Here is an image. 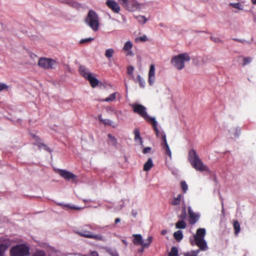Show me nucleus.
<instances>
[{"label": "nucleus", "instance_id": "603ef678", "mask_svg": "<svg viewBox=\"0 0 256 256\" xmlns=\"http://www.w3.org/2000/svg\"><path fill=\"white\" fill-rule=\"evenodd\" d=\"M138 213V211L136 210H132V215L134 218H136V216Z\"/></svg>", "mask_w": 256, "mask_h": 256}, {"label": "nucleus", "instance_id": "864d4df0", "mask_svg": "<svg viewBox=\"0 0 256 256\" xmlns=\"http://www.w3.org/2000/svg\"><path fill=\"white\" fill-rule=\"evenodd\" d=\"M233 40L236 41V42H242V43H244V42H246L245 40H240V39H238V38H234Z\"/></svg>", "mask_w": 256, "mask_h": 256}, {"label": "nucleus", "instance_id": "20e7f679", "mask_svg": "<svg viewBox=\"0 0 256 256\" xmlns=\"http://www.w3.org/2000/svg\"><path fill=\"white\" fill-rule=\"evenodd\" d=\"M86 23L94 31H97L99 28L98 16L93 10H90L85 19Z\"/></svg>", "mask_w": 256, "mask_h": 256}, {"label": "nucleus", "instance_id": "bb28decb", "mask_svg": "<svg viewBox=\"0 0 256 256\" xmlns=\"http://www.w3.org/2000/svg\"><path fill=\"white\" fill-rule=\"evenodd\" d=\"M182 199V195L180 194H178L176 198H174V200L171 202V204L174 206L178 204Z\"/></svg>", "mask_w": 256, "mask_h": 256}, {"label": "nucleus", "instance_id": "0e129e2a", "mask_svg": "<svg viewBox=\"0 0 256 256\" xmlns=\"http://www.w3.org/2000/svg\"><path fill=\"white\" fill-rule=\"evenodd\" d=\"M144 248L142 247V248L138 249V252H143V251H144Z\"/></svg>", "mask_w": 256, "mask_h": 256}, {"label": "nucleus", "instance_id": "a18cd8bd", "mask_svg": "<svg viewBox=\"0 0 256 256\" xmlns=\"http://www.w3.org/2000/svg\"><path fill=\"white\" fill-rule=\"evenodd\" d=\"M102 122L105 124L111 126L113 122L109 119H104Z\"/></svg>", "mask_w": 256, "mask_h": 256}, {"label": "nucleus", "instance_id": "f03ea898", "mask_svg": "<svg viewBox=\"0 0 256 256\" xmlns=\"http://www.w3.org/2000/svg\"><path fill=\"white\" fill-rule=\"evenodd\" d=\"M206 234L205 228H200L197 230L196 234L194 236L196 245L202 251H206L208 249L207 243L204 240Z\"/></svg>", "mask_w": 256, "mask_h": 256}, {"label": "nucleus", "instance_id": "4c0bfd02", "mask_svg": "<svg viewBox=\"0 0 256 256\" xmlns=\"http://www.w3.org/2000/svg\"><path fill=\"white\" fill-rule=\"evenodd\" d=\"M164 148L165 150V153L167 154L170 158L172 157V152L170 148L168 145H166V146H164Z\"/></svg>", "mask_w": 256, "mask_h": 256}, {"label": "nucleus", "instance_id": "ddd939ff", "mask_svg": "<svg viewBox=\"0 0 256 256\" xmlns=\"http://www.w3.org/2000/svg\"><path fill=\"white\" fill-rule=\"evenodd\" d=\"M188 212L190 216L189 222L190 224H194L196 223L199 218L200 216L198 214H195L192 210L190 207H188Z\"/></svg>", "mask_w": 256, "mask_h": 256}, {"label": "nucleus", "instance_id": "72a5a7b5", "mask_svg": "<svg viewBox=\"0 0 256 256\" xmlns=\"http://www.w3.org/2000/svg\"><path fill=\"white\" fill-rule=\"evenodd\" d=\"M137 78L139 82L140 86L144 88L145 86V82L144 80L140 75L138 76Z\"/></svg>", "mask_w": 256, "mask_h": 256}, {"label": "nucleus", "instance_id": "2eb2a0df", "mask_svg": "<svg viewBox=\"0 0 256 256\" xmlns=\"http://www.w3.org/2000/svg\"><path fill=\"white\" fill-rule=\"evenodd\" d=\"M79 72L80 74L83 76L86 80L89 77L92 73L90 70L84 66L80 65L79 67Z\"/></svg>", "mask_w": 256, "mask_h": 256}, {"label": "nucleus", "instance_id": "bf43d9fd", "mask_svg": "<svg viewBox=\"0 0 256 256\" xmlns=\"http://www.w3.org/2000/svg\"><path fill=\"white\" fill-rule=\"evenodd\" d=\"M98 120H100V122H103V120H104V119H103V118H102V115H101V114H100V116H98Z\"/></svg>", "mask_w": 256, "mask_h": 256}, {"label": "nucleus", "instance_id": "79ce46f5", "mask_svg": "<svg viewBox=\"0 0 256 256\" xmlns=\"http://www.w3.org/2000/svg\"><path fill=\"white\" fill-rule=\"evenodd\" d=\"M244 64L243 65H246L250 64L252 62V58L250 57H246L243 59Z\"/></svg>", "mask_w": 256, "mask_h": 256}, {"label": "nucleus", "instance_id": "7c9ffc66", "mask_svg": "<svg viewBox=\"0 0 256 256\" xmlns=\"http://www.w3.org/2000/svg\"><path fill=\"white\" fill-rule=\"evenodd\" d=\"M168 256H178V250L176 247L173 246Z\"/></svg>", "mask_w": 256, "mask_h": 256}, {"label": "nucleus", "instance_id": "1a4fd4ad", "mask_svg": "<svg viewBox=\"0 0 256 256\" xmlns=\"http://www.w3.org/2000/svg\"><path fill=\"white\" fill-rule=\"evenodd\" d=\"M124 6L128 11L134 12L141 8L142 4L138 3L136 0H118Z\"/></svg>", "mask_w": 256, "mask_h": 256}, {"label": "nucleus", "instance_id": "6ab92c4d", "mask_svg": "<svg viewBox=\"0 0 256 256\" xmlns=\"http://www.w3.org/2000/svg\"><path fill=\"white\" fill-rule=\"evenodd\" d=\"M10 246V242H6L0 244V256H4V252Z\"/></svg>", "mask_w": 256, "mask_h": 256}, {"label": "nucleus", "instance_id": "6e6552de", "mask_svg": "<svg viewBox=\"0 0 256 256\" xmlns=\"http://www.w3.org/2000/svg\"><path fill=\"white\" fill-rule=\"evenodd\" d=\"M38 65L44 69H52L56 67L57 63L52 58H41L38 60Z\"/></svg>", "mask_w": 256, "mask_h": 256}, {"label": "nucleus", "instance_id": "4be33fe9", "mask_svg": "<svg viewBox=\"0 0 256 256\" xmlns=\"http://www.w3.org/2000/svg\"><path fill=\"white\" fill-rule=\"evenodd\" d=\"M108 142L111 145L116 146L117 144V140L116 138L110 134H108Z\"/></svg>", "mask_w": 256, "mask_h": 256}, {"label": "nucleus", "instance_id": "cd10ccee", "mask_svg": "<svg viewBox=\"0 0 256 256\" xmlns=\"http://www.w3.org/2000/svg\"><path fill=\"white\" fill-rule=\"evenodd\" d=\"M234 233L237 235L240 230V224L238 221H235L234 223Z\"/></svg>", "mask_w": 256, "mask_h": 256}, {"label": "nucleus", "instance_id": "e433bc0d", "mask_svg": "<svg viewBox=\"0 0 256 256\" xmlns=\"http://www.w3.org/2000/svg\"><path fill=\"white\" fill-rule=\"evenodd\" d=\"M94 38H86L82 39L80 40V44H84V43L90 42H91L94 40Z\"/></svg>", "mask_w": 256, "mask_h": 256}, {"label": "nucleus", "instance_id": "37998d69", "mask_svg": "<svg viewBox=\"0 0 256 256\" xmlns=\"http://www.w3.org/2000/svg\"><path fill=\"white\" fill-rule=\"evenodd\" d=\"M134 70V68L132 66H129L127 68L128 74L134 76L132 73Z\"/></svg>", "mask_w": 256, "mask_h": 256}, {"label": "nucleus", "instance_id": "338daca9", "mask_svg": "<svg viewBox=\"0 0 256 256\" xmlns=\"http://www.w3.org/2000/svg\"><path fill=\"white\" fill-rule=\"evenodd\" d=\"M114 113L116 116H118V114H120L121 112L116 111Z\"/></svg>", "mask_w": 256, "mask_h": 256}, {"label": "nucleus", "instance_id": "aec40b11", "mask_svg": "<svg viewBox=\"0 0 256 256\" xmlns=\"http://www.w3.org/2000/svg\"><path fill=\"white\" fill-rule=\"evenodd\" d=\"M134 140L136 142H139L140 145L142 146V140L140 136V132L137 128H135L134 131Z\"/></svg>", "mask_w": 256, "mask_h": 256}, {"label": "nucleus", "instance_id": "f704fd0d", "mask_svg": "<svg viewBox=\"0 0 256 256\" xmlns=\"http://www.w3.org/2000/svg\"><path fill=\"white\" fill-rule=\"evenodd\" d=\"M200 250H196L192 251L190 253L186 254L184 255V256H197L199 252H200Z\"/></svg>", "mask_w": 256, "mask_h": 256}, {"label": "nucleus", "instance_id": "09e8293b", "mask_svg": "<svg viewBox=\"0 0 256 256\" xmlns=\"http://www.w3.org/2000/svg\"><path fill=\"white\" fill-rule=\"evenodd\" d=\"M151 148L150 147H146V148H144L143 150V153L144 154H146L147 153H148L150 152L151 150Z\"/></svg>", "mask_w": 256, "mask_h": 256}, {"label": "nucleus", "instance_id": "49530a36", "mask_svg": "<svg viewBox=\"0 0 256 256\" xmlns=\"http://www.w3.org/2000/svg\"><path fill=\"white\" fill-rule=\"evenodd\" d=\"M212 58L210 56H206L204 59H203V61L205 62H210L212 60Z\"/></svg>", "mask_w": 256, "mask_h": 256}, {"label": "nucleus", "instance_id": "0eeeda50", "mask_svg": "<svg viewBox=\"0 0 256 256\" xmlns=\"http://www.w3.org/2000/svg\"><path fill=\"white\" fill-rule=\"evenodd\" d=\"M76 233L81 236L94 239L96 240L105 242L106 240V238L103 235L101 234H96L84 229L82 230L81 231L76 232Z\"/></svg>", "mask_w": 256, "mask_h": 256}, {"label": "nucleus", "instance_id": "b1692460", "mask_svg": "<svg viewBox=\"0 0 256 256\" xmlns=\"http://www.w3.org/2000/svg\"><path fill=\"white\" fill-rule=\"evenodd\" d=\"M114 53V50L112 48H110L106 50L104 54L106 58L110 59L112 57Z\"/></svg>", "mask_w": 256, "mask_h": 256}, {"label": "nucleus", "instance_id": "a211bd4d", "mask_svg": "<svg viewBox=\"0 0 256 256\" xmlns=\"http://www.w3.org/2000/svg\"><path fill=\"white\" fill-rule=\"evenodd\" d=\"M86 80H88L90 86L92 88L96 87L98 85L99 82L98 80L96 78L93 76L92 74L89 77H88Z\"/></svg>", "mask_w": 256, "mask_h": 256}, {"label": "nucleus", "instance_id": "4d7b16f0", "mask_svg": "<svg viewBox=\"0 0 256 256\" xmlns=\"http://www.w3.org/2000/svg\"><path fill=\"white\" fill-rule=\"evenodd\" d=\"M106 110H107L108 112H109V111L114 112V109L112 107H108V108H107Z\"/></svg>", "mask_w": 256, "mask_h": 256}, {"label": "nucleus", "instance_id": "de8ad7c7", "mask_svg": "<svg viewBox=\"0 0 256 256\" xmlns=\"http://www.w3.org/2000/svg\"><path fill=\"white\" fill-rule=\"evenodd\" d=\"M210 39L212 40L213 42H222V40L218 38L210 36Z\"/></svg>", "mask_w": 256, "mask_h": 256}, {"label": "nucleus", "instance_id": "69168bd1", "mask_svg": "<svg viewBox=\"0 0 256 256\" xmlns=\"http://www.w3.org/2000/svg\"><path fill=\"white\" fill-rule=\"evenodd\" d=\"M122 242L126 246L128 244V242L126 240H122Z\"/></svg>", "mask_w": 256, "mask_h": 256}, {"label": "nucleus", "instance_id": "f257e3e1", "mask_svg": "<svg viewBox=\"0 0 256 256\" xmlns=\"http://www.w3.org/2000/svg\"><path fill=\"white\" fill-rule=\"evenodd\" d=\"M188 158L192 166L196 170L209 171V168L202 162L194 150L189 152Z\"/></svg>", "mask_w": 256, "mask_h": 256}, {"label": "nucleus", "instance_id": "c756f323", "mask_svg": "<svg viewBox=\"0 0 256 256\" xmlns=\"http://www.w3.org/2000/svg\"><path fill=\"white\" fill-rule=\"evenodd\" d=\"M132 44L130 41H127L124 44L123 49L126 51H129L131 50Z\"/></svg>", "mask_w": 256, "mask_h": 256}, {"label": "nucleus", "instance_id": "7ed1b4c3", "mask_svg": "<svg viewBox=\"0 0 256 256\" xmlns=\"http://www.w3.org/2000/svg\"><path fill=\"white\" fill-rule=\"evenodd\" d=\"M190 60V57L188 54L182 53L172 58L171 62L176 69L181 70L184 68L185 62H189Z\"/></svg>", "mask_w": 256, "mask_h": 256}, {"label": "nucleus", "instance_id": "423d86ee", "mask_svg": "<svg viewBox=\"0 0 256 256\" xmlns=\"http://www.w3.org/2000/svg\"><path fill=\"white\" fill-rule=\"evenodd\" d=\"M131 106L132 107L133 109V111L138 114L140 116H142L145 120H146L148 122H150L152 119L154 117H150L146 110V108L140 104H134L131 105Z\"/></svg>", "mask_w": 256, "mask_h": 256}, {"label": "nucleus", "instance_id": "680f3d73", "mask_svg": "<svg viewBox=\"0 0 256 256\" xmlns=\"http://www.w3.org/2000/svg\"><path fill=\"white\" fill-rule=\"evenodd\" d=\"M120 222V218H116L115 220V224H117Z\"/></svg>", "mask_w": 256, "mask_h": 256}, {"label": "nucleus", "instance_id": "39448f33", "mask_svg": "<svg viewBox=\"0 0 256 256\" xmlns=\"http://www.w3.org/2000/svg\"><path fill=\"white\" fill-rule=\"evenodd\" d=\"M11 256H26L30 254V248L25 244H19L12 248Z\"/></svg>", "mask_w": 256, "mask_h": 256}, {"label": "nucleus", "instance_id": "5701e85b", "mask_svg": "<svg viewBox=\"0 0 256 256\" xmlns=\"http://www.w3.org/2000/svg\"><path fill=\"white\" fill-rule=\"evenodd\" d=\"M174 238L178 241H180L183 238L182 232L178 230L174 233Z\"/></svg>", "mask_w": 256, "mask_h": 256}, {"label": "nucleus", "instance_id": "c9c22d12", "mask_svg": "<svg viewBox=\"0 0 256 256\" xmlns=\"http://www.w3.org/2000/svg\"><path fill=\"white\" fill-rule=\"evenodd\" d=\"M148 40V38L146 35H144L142 36L137 38L135 39V41L137 42H146Z\"/></svg>", "mask_w": 256, "mask_h": 256}, {"label": "nucleus", "instance_id": "052dcab7", "mask_svg": "<svg viewBox=\"0 0 256 256\" xmlns=\"http://www.w3.org/2000/svg\"><path fill=\"white\" fill-rule=\"evenodd\" d=\"M128 52V55L134 56V54L133 52L131 50Z\"/></svg>", "mask_w": 256, "mask_h": 256}, {"label": "nucleus", "instance_id": "13d9d810", "mask_svg": "<svg viewBox=\"0 0 256 256\" xmlns=\"http://www.w3.org/2000/svg\"><path fill=\"white\" fill-rule=\"evenodd\" d=\"M167 232H168L167 230H162V232H161V234H162V235H165Z\"/></svg>", "mask_w": 256, "mask_h": 256}, {"label": "nucleus", "instance_id": "c85d7f7f", "mask_svg": "<svg viewBox=\"0 0 256 256\" xmlns=\"http://www.w3.org/2000/svg\"><path fill=\"white\" fill-rule=\"evenodd\" d=\"M116 92L112 94H111L110 95V96L108 98H106L105 99H103L102 100V101L108 102L114 100L116 98Z\"/></svg>", "mask_w": 256, "mask_h": 256}, {"label": "nucleus", "instance_id": "8fccbe9b", "mask_svg": "<svg viewBox=\"0 0 256 256\" xmlns=\"http://www.w3.org/2000/svg\"><path fill=\"white\" fill-rule=\"evenodd\" d=\"M240 132V128L238 127L236 128V132L234 134L235 136L236 137H238Z\"/></svg>", "mask_w": 256, "mask_h": 256}, {"label": "nucleus", "instance_id": "9d476101", "mask_svg": "<svg viewBox=\"0 0 256 256\" xmlns=\"http://www.w3.org/2000/svg\"><path fill=\"white\" fill-rule=\"evenodd\" d=\"M134 238L133 240V242L135 245H140L143 248H146L150 246V244L152 241V237L150 236L148 238V243H144V242L142 240V236L140 234H135L133 235Z\"/></svg>", "mask_w": 256, "mask_h": 256}, {"label": "nucleus", "instance_id": "e2e57ef3", "mask_svg": "<svg viewBox=\"0 0 256 256\" xmlns=\"http://www.w3.org/2000/svg\"><path fill=\"white\" fill-rule=\"evenodd\" d=\"M30 56L32 58H34L35 57H36V56L35 54H30Z\"/></svg>", "mask_w": 256, "mask_h": 256}, {"label": "nucleus", "instance_id": "a19ab883", "mask_svg": "<svg viewBox=\"0 0 256 256\" xmlns=\"http://www.w3.org/2000/svg\"><path fill=\"white\" fill-rule=\"evenodd\" d=\"M38 146L39 147V148H44V150H46L50 152H51L50 150V148L47 147L44 144H42V143H39L38 144Z\"/></svg>", "mask_w": 256, "mask_h": 256}, {"label": "nucleus", "instance_id": "5fc2aeb1", "mask_svg": "<svg viewBox=\"0 0 256 256\" xmlns=\"http://www.w3.org/2000/svg\"><path fill=\"white\" fill-rule=\"evenodd\" d=\"M66 70L68 72H71V70L70 66L68 65H65Z\"/></svg>", "mask_w": 256, "mask_h": 256}, {"label": "nucleus", "instance_id": "3c124183", "mask_svg": "<svg viewBox=\"0 0 256 256\" xmlns=\"http://www.w3.org/2000/svg\"><path fill=\"white\" fill-rule=\"evenodd\" d=\"M7 88V86L3 83H0V92Z\"/></svg>", "mask_w": 256, "mask_h": 256}, {"label": "nucleus", "instance_id": "58836bf2", "mask_svg": "<svg viewBox=\"0 0 256 256\" xmlns=\"http://www.w3.org/2000/svg\"><path fill=\"white\" fill-rule=\"evenodd\" d=\"M230 4L236 8H237L238 10L242 9V7H243L242 6L239 2Z\"/></svg>", "mask_w": 256, "mask_h": 256}, {"label": "nucleus", "instance_id": "9b49d317", "mask_svg": "<svg viewBox=\"0 0 256 256\" xmlns=\"http://www.w3.org/2000/svg\"><path fill=\"white\" fill-rule=\"evenodd\" d=\"M56 172L62 177L67 180H72L74 182L77 178L75 174L66 170L58 169Z\"/></svg>", "mask_w": 256, "mask_h": 256}, {"label": "nucleus", "instance_id": "f3484780", "mask_svg": "<svg viewBox=\"0 0 256 256\" xmlns=\"http://www.w3.org/2000/svg\"><path fill=\"white\" fill-rule=\"evenodd\" d=\"M61 2L67 4L74 8H80V5L73 0H62Z\"/></svg>", "mask_w": 256, "mask_h": 256}, {"label": "nucleus", "instance_id": "774afa93", "mask_svg": "<svg viewBox=\"0 0 256 256\" xmlns=\"http://www.w3.org/2000/svg\"><path fill=\"white\" fill-rule=\"evenodd\" d=\"M252 2L253 4H256V0H252Z\"/></svg>", "mask_w": 256, "mask_h": 256}, {"label": "nucleus", "instance_id": "ea45409f", "mask_svg": "<svg viewBox=\"0 0 256 256\" xmlns=\"http://www.w3.org/2000/svg\"><path fill=\"white\" fill-rule=\"evenodd\" d=\"M180 184L184 192H186L188 188V186L186 182L184 181L182 182Z\"/></svg>", "mask_w": 256, "mask_h": 256}, {"label": "nucleus", "instance_id": "dca6fc26", "mask_svg": "<svg viewBox=\"0 0 256 256\" xmlns=\"http://www.w3.org/2000/svg\"><path fill=\"white\" fill-rule=\"evenodd\" d=\"M150 122H152L153 128L156 132V136L158 137L161 138V133L164 132H160L158 130V128H157L158 122L156 121L155 118L154 117Z\"/></svg>", "mask_w": 256, "mask_h": 256}, {"label": "nucleus", "instance_id": "393cba45", "mask_svg": "<svg viewBox=\"0 0 256 256\" xmlns=\"http://www.w3.org/2000/svg\"><path fill=\"white\" fill-rule=\"evenodd\" d=\"M135 18L137 20L138 22L142 24H144L147 21V18L144 16L139 15L135 16Z\"/></svg>", "mask_w": 256, "mask_h": 256}, {"label": "nucleus", "instance_id": "4468645a", "mask_svg": "<svg viewBox=\"0 0 256 256\" xmlns=\"http://www.w3.org/2000/svg\"><path fill=\"white\" fill-rule=\"evenodd\" d=\"M155 67L154 64L150 66L148 72V83L150 86H152L155 81Z\"/></svg>", "mask_w": 256, "mask_h": 256}, {"label": "nucleus", "instance_id": "2f4dec72", "mask_svg": "<svg viewBox=\"0 0 256 256\" xmlns=\"http://www.w3.org/2000/svg\"><path fill=\"white\" fill-rule=\"evenodd\" d=\"M57 204L58 205H59V206H62V207H67V208H70L72 209V210H79V209H80V208L76 207V206H71L70 204H62V203H58Z\"/></svg>", "mask_w": 256, "mask_h": 256}, {"label": "nucleus", "instance_id": "a878e982", "mask_svg": "<svg viewBox=\"0 0 256 256\" xmlns=\"http://www.w3.org/2000/svg\"><path fill=\"white\" fill-rule=\"evenodd\" d=\"M176 228L184 229L186 227V223L182 220L178 221L176 224Z\"/></svg>", "mask_w": 256, "mask_h": 256}, {"label": "nucleus", "instance_id": "412c9836", "mask_svg": "<svg viewBox=\"0 0 256 256\" xmlns=\"http://www.w3.org/2000/svg\"><path fill=\"white\" fill-rule=\"evenodd\" d=\"M153 166L152 160L151 158H149L147 162L144 164V171H148Z\"/></svg>", "mask_w": 256, "mask_h": 256}, {"label": "nucleus", "instance_id": "6e6d98bb", "mask_svg": "<svg viewBox=\"0 0 256 256\" xmlns=\"http://www.w3.org/2000/svg\"><path fill=\"white\" fill-rule=\"evenodd\" d=\"M112 256H119L118 253L116 252H114L111 253Z\"/></svg>", "mask_w": 256, "mask_h": 256}, {"label": "nucleus", "instance_id": "c03bdc74", "mask_svg": "<svg viewBox=\"0 0 256 256\" xmlns=\"http://www.w3.org/2000/svg\"><path fill=\"white\" fill-rule=\"evenodd\" d=\"M33 256H46V254L43 251H38L34 254Z\"/></svg>", "mask_w": 256, "mask_h": 256}, {"label": "nucleus", "instance_id": "473e14b6", "mask_svg": "<svg viewBox=\"0 0 256 256\" xmlns=\"http://www.w3.org/2000/svg\"><path fill=\"white\" fill-rule=\"evenodd\" d=\"M161 138L162 140V146L163 148L166 146V145H168L166 141V134L164 132L161 133Z\"/></svg>", "mask_w": 256, "mask_h": 256}, {"label": "nucleus", "instance_id": "f8f14e48", "mask_svg": "<svg viewBox=\"0 0 256 256\" xmlns=\"http://www.w3.org/2000/svg\"><path fill=\"white\" fill-rule=\"evenodd\" d=\"M108 6L114 12L118 13L120 10V7L116 2L112 0H108L106 2Z\"/></svg>", "mask_w": 256, "mask_h": 256}]
</instances>
